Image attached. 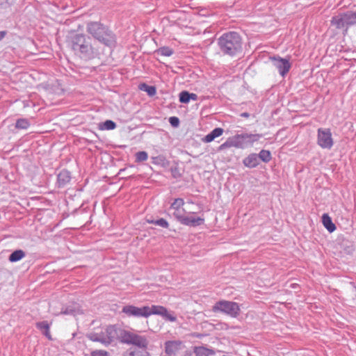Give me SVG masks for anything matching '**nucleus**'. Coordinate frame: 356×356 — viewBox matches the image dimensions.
<instances>
[{"label":"nucleus","instance_id":"0eeeda50","mask_svg":"<svg viewBox=\"0 0 356 356\" xmlns=\"http://www.w3.org/2000/svg\"><path fill=\"white\" fill-rule=\"evenodd\" d=\"M331 24L338 29L347 31L350 26L356 24V12L348 11L332 18Z\"/></svg>","mask_w":356,"mask_h":356},{"label":"nucleus","instance_id":"c85d7f7f","mask_svg":"<svg viewBox=\"0 0 356 356\" xmlns=\"http://www.w3.org/2000/svg\"><path fill=\"white\" fill-rule=\"evenodd\" d=\"M190 92L186 90L181 91L179 95V102L183 104H188L190 102Z\"/></svg>","mask_w":356,"mask_h":356},{"label":"nucleus","instance_id":"f257e3e1","mask_svg":"<svg viewBox=\"0 0 356 356\" xmlns=\"http://www.w3.org/2000/svg\"><path fill=\"white\" fill-rule=\"evenodd\" d=\"M122 312L128 317L147 318L152 315H158L170 322H175L177 321V317L174 315L173 312H168L167 308L161 305H154L151 307L143 306L138 307L128 305L122 307Z\"/></svg>","mask_w":356,"mask_h":356},{"label":"nucleus","instance_id":"39448f33","mask_svg":"<svg viewBox=\"0 0 356 356\" xmlns=\"http://www.w3.org/2000/svg\"><path fill=\"white\" fill-rule=\"evenodd\" d=\"M120 339L122 343L131 345L137 350H148V338L139 332L123 330L120 333Z\"/></svg>","mask_w":356,"mask_h":356},{"label":"nucleus","instance_id":"e433bc0d","mask_svg":"<svg viewBox=\"0 0 356 356\" xmlns=\"http://www.w3.org/2000/svg\"><path fill=\"white\" fill-rule=\"evenodd\" d=\"M6 31H0V41L6 36Z\"/></svg>","mask_w":356,"mask_h":356},{"label":"nucleus","instance_id":"f3484780","mask_svg":"<svg viewBox=\"0 0 356 356\" xmlns=\"http://www.w3.org/2000/svg\"><path fill=\"white\" fill-rule=\"evenodd\" d=\"M243 163L245 166L250 168L257 167L259 165V159L257 154L255 153L249 154L243 159Z\"/></svg>","mask_w":356,"mask_h":356},{"label":"nucleus","instance_id":"c756f323","mask_svg":"<svg viewBox=\"0 0 356 356\" xmlns=\"http://www.w3.org/2000/svg\"><path fill=\"white\" fill-rule=\"evenodd\" d=\"M149 222L152 224H154L155 225L160 226L163 228H168L169 227L168 222L164 218L154 220L150 221Z\"/></svg>","mask_w":356,"mask_h":356},{"label":"nucleus","instance_id":"473e14b6","mask_svg":"<svg viewBox=\"0 0 356 356\" xmlns=\"http://www.w3.org/2000/svg\"><path fill=\"white\" fill-rule=\"evenodd\" d=\"M169 122L170 123V124L174 127H177L179 126V120L177 117H170L169 118Z\"/></svg>","mask_w":356,"mask_h":356},{"label":"nucleus","instance_id":"2f4dec72","mask_svg":"<svg viewBox=\"0 0 356 356\" xmlns=\"http://www.w3.org/2000/svg\"><path fill=\"white\" fill-rule=\"evenodd\" d=\"M90 356H109L108 353L103 350H95L91 352Z\"/></svg>","mask_w":356,"mask_h":356},{"label":"nucleus","instance_id":"5701e85b","mask_svg":"<svg viewBox=\"0 0 356 356\" xmlns=\"http://www.w3.org/2000/svg\"><path fill=\"white\" fill-rule=\"evenodd\" d=\"M25 257V252L22 250H17L12 252L9 256L10 262H17Z\"/></svg>","mask_w":356,"mask_h":356},{"label":"nucleus","instance_id":"dca6fc26","mask_svg":"<svg viewBox=\"0 0 356 356\" xmlns=\"http://www.w3.org/2000/svg\"><path fill=\"white\" fill-rule=\"evenodd\" d=\"M63 314L76 316L82 314L80 305L78 303H72L63 308L60 312Z\"/></svg>","mask_w":356,"mask_h":356},{"label":"nucleus","instance_id":"aec40b11","mask_svg":"<svg viewBox=\"0 0 356 356\" xmlns=\"http://www.w3.org/2000/svg\"><path fill=\"white\" fill-rule=\"evenodd\" d=\"M222 134L223 129L222 128H215L204 137L203 141L205 143H210L213 141L216 138L220 136Z\"/></svg>","mask_w":356,"mask_h":356},{"label":"nucleus","instance_id":"f704fd0d","mask_svg":"<svg viewBox=\"0 0 356 356\" xmlns=\"http://www.w3.org/2000/svg\"><path fill=\"white\" fill-rule=\"evenodd\" d=\"M163 158L162 156L152 157V163L154 164H159L160 162L163 161Z\"/></svg>","mask_w":356,"mask_h":356},{"label":"nucleus","instance_id":"b1692460","mask_svg":"<svg viewBox=\"0 0 356 356\" xmlns=\"http://www.w3.org/2000/svg\"><path fill=\"white\" fill-rule=\"evenodd\" d=\"M116 127V124L111 120H107L105 122L99 124V129L101 130H113Z\"/></svg>","mask_w":356,"mask_h":356},{"label":"nucleus","instance_id":"bb28decb","mask_svg":"<svg viewBox=\"0 0 356 356\" xmlns=\"http://www.w3.org/2000/svg\"><path fill=\"white\" fill-rule=\"evenodd\" d=\"M236 147L235 140L234 136L229 138L225 143L221 144L219 147L220 150H222L227 147Z\"/></svg>","mask_w":356,"mask_h":356},{"label":"nucleus","instance_id":"a878e982","mask_svg":"<svg viewBox=\"0 0 356 356\" xmlns=\"http://www.w3.org/2000/svg\"><path fill=\"white\" fill-rule=\"evenodd\" d=\"M30 122L27 119L22 118L18 119L15 124L17 129H26L29 127Z\"/></svg>","mask_w":356,"mask_h":356},{"label":"nucleus","instance_id":"58836bf2","mask_svg":"<svg viewBox=\"0 0 356 356\" xmlns=\"http://www.w3.org/2000/svg\"><path fill=\"white\" fill-rule=\"evenodd\" d=\"M125 169H120L118 174L120 175L122 172H124Z\"/></svg>","mask_w":356,"mask_h":356},{"label":"nucleus","instance_id":"cd10ccee","mask_svg":"<svg viewBox=\"0 0 356 356\" xmlns=\"http://www.w3.org/2000/svg\"><path fill=\"white\" fill-rule=\"evenodd\" d=\"M173 53V50L168 47H162L158 49V54L163 56H170Z\"/></svg>","mask_w":356,"mask_h":356},{"label":"nucleus","instance_id":"7ed1b4c3","mask_svg":"<svg viewBox=\"0 0 356 356\" xmlns=\"http://www.w3.org/2000/svg\"><path fill=\"white\" fill-rule=\"evenodd\" d=\"M70 46L75 54L81 58L88 60L98 55L96 49L84 34L76 33L70 38Z\"/></svg>","mask_w":356,"mask_h":356},{"label":"nucleus","instance_id":"4468645a","mask_svg":"<svg viewBox=\"0 0 356 356\" xmlns=\"http://www.w3.org/2000/svg\"><path fill=\"white\" fill-rule=\"evenodd\" d=\"M181 224L190 227L200 226L204 222V218L202 217H196L194 216H184L179 221Z\"/></svg>","mask_w":356,"mask_h":356},{"label":"nucleus","instance_id":"4c0bfd02","mask_svg":"<svg viewBox=\"0 0 356 356\" xmlns=\"http://www.w3.org/2000/svg\"><path fill=\"white\" fill-rule=\"evenodd\" d=\"M240 115L243 118H249L250 117V114L247 112L242 113H241Z\"/></svg>","mask_w":356,"mask_h":356},{"label":"nucleus","instance_id":"393cba45","mask_svg":"<svg viewBox=\"0 0 356 356\" xmlns=\"http://www.w3.org/2000/svg\"><path fill=\"white\" fill-rule=\"evenodd\" d=\"M258 159H261L264 163H268L271 159V153L269 150L262 149L257 154Z\"/></svg>","mask_w":356,"mask_h":356},{"label":"nucleus","instance_id":"423d86ee","mask_svg":"<svg viewBox=\"0 0 356 356\" xmlns=\"http://www.w3.org/2000/svg\"><path fill=\"white\" fill-rule=\"evenodd\" d=\"M118 335L116 327L115 325H108L102 327L99 331L88 334L87 337L92 341L99 342L107 346L114 341Z\"/></svg>","mask_w":356,"mask_h":356},{"label":"nucleus","instance_id":"9b49d317","mask_svg":"<svg viewBox=\"0 0 356 356\" xmlns=\"http://www.w3.org/2000/svg\"><path fill=\"white\" fill-rule=\"evenodd\" d=\"M273 65L277 69L280 74L284 77L291 69V65L289 59L283 58L280 56L270 57Z\"/></svg>","mask_w":356,"mask_h":356},{"label":"nucleus","instance_id":"4be33fe9","mask_svg":"<svg viewBox=\"0 0 356 356\" xmlns=\"http://www.w3.org/2000/svg\"><path fill=\"white\" fill-rule=\"evenodd\" d=\"M122 356H151L148 350H137L130 348L123 353Z\"/></svg>","mask_w":356,"mask_h":356},{"label":"nucleus","instance_id":"f03ea898","mask_svg":"<svg viewBox=\"0 0 356 356\" xmlns=\"http://www.w3.org/2000/svg\"><path fill=\"white\" fill-rule=\"evenodd\" d=\"M86 32L95 40L110 49L115 47L117 38L108 26L100 22H88Z\"/></svg>","mask_w":356,"mask_h":356},{"label":"nucleus","instance_id":"6ab92c4d","mask_svg":"<svg viewBox=\"0 0 356 356\" xmlns=\"http://www.w3.org/2000/svg\"><path fill=\"white\" fill-rule=\"evenodd\" d=\"M193 352L195 356H210L215 354L213 350L207 348L204 346H195Z\"/></svg>","mask_w":356,"mask_h":356},{"label":"nucleus","instance_id":"a211bd4d","mask_svg":"<svg viewBox=\"0 0 356 356\" xmlns=\"http://www.w3.org/2000/svg\"><path fill=\"white\" fill-rule=\"evenodd\" d=\"M35 325L38 330L42 332L43 334L46 337H47L49 339H51V336L49 332L50 324L47 321H43L41 322H38L36 323Z\"/></svg>","mask_w":356,"mask_h":356},{"label":"nucleus","instance_id":"7c9ffc66","mask_svg":"<svg viewBox=\"0 0 356 356\" xmlns=\"http://www.w3.org/2000/svg\"><path fill=\"white\" fill-rule=\"evenodd\" d=\"M148 158V154L145 151H140L136 152V162H143L145 161Z\"/></svg>","mask_w":356,"mask_h":356},{"label":"nucleus","instance_id":"9d476101","mask_svg":"<svg viewBox=\"0 0 356 356\" xmlns=\"http://www.w3.org/2000/svg\"><path fill=\"white\" fill-rule=\"evenodd\" d=\"M317 144L323 149H330L332 147L334 143L330 129H318Z\"/></svg>","mask_w":356,"mask_h":356},{"label":"nucleus","instance_id":"1a4fd4ad","mask_svg":"<svg viewBox=\"0 0 356 356\" xmlns=\"http://www.w3.org/2000/svg\"><path fill=\"white\" fill-rule=\"evenodd\" d=\"M262 137L263 135L261 134L242 133L236 134L234 136L236 148L245 149L252 147L254 143L259 141Z\"/></svg>","mask_w":356,"mask_h":356},{"label":"nucleus","instance_id":"ea45409f","mask_svg":"<svg viewBox=\"0 0 356 356\" xmlns=\"http://www.w3.org/2000/svg\"><path fill=\"white\" fill-rule=\"evenodd\" d=\"M194 213H195L194 212H192V213H191V212H190V213H189V214H190V215H191V214H193V215Z\"/></svg>","mask_w":356,"mask_h":356},{"label":"nucleus","instance_id":"f8f14e48","mask_svg":"<svg viewBox=\"0 0 356 356\" xmlns=\"http://www.w3.org/2000/svg\"><path fill=\"white\" fill-rule=\"evenodd\" d=\"M184 346L179 340L167 341L165 343V352L167 356H175Z\"/></svg>","mask_w":356,"mask_h":356},{"label":"nucleus","instance_id":"20e7f679","mask_svg":"<svg viewBox=\"0 0 356 356\" xmlns=\"http://www.w3.org/2000/svg\"><path fill=\"white\" fill-rule=\"evenodd\" d=\"M220 51L226 55L233 56L242 49V40L240 35L235 31L223 33L218 40Z\"/></svg>","mask_w":356,"mask_h":356},{"label":"nucleus","instance_id":"6e6552de","mask_svg":"<svg viewBox=\"0 0 356 356\" xmlns=\"http://www.w3.org/2000/svg\"><path fill=\"white\" fill-rule=\"evenodd\" d=\"M240 307L236 302L220 300L217 302L212 307L213 312H222L232 318H236L239 315Z\"/></svg>","mask_w":356,"mask_h":356},{"label":"nucleus","instance_id":"72a5a7b5","mask_svg":"<svg viewBox=\"0 0 356 356\" xmlns=\"http://www.w3.org/2000/svg\"><path fill=\"white\" fill-rule=\"evenodd\" d=\"M146 92L150 96L154 95L156 94V88L154 86H148Z\"/></svg>","mask_w":356,"mask_h":356},{"label":"nucleus","instance_id":"412c9836","mask_svg":"<svg viewBox=\"0 0 356 356\" xmlns=\"http://www.w3.org/2000/svg\"><path fill=\"white\" fill-rule=\"evenodd\" d=\"M322 222L327 230L332 233L336 229L335 225L332 222L331 218L327 213L322 216Z\"/></svg>","mask_w":356,"mask_h":356},{"label":"nucleus","instance_id":"c9c22d12","mask_svg":"<svg viewBox=\"0 0 356 356\" xmlns=\"http://www.w3.org/2000/svg\"><path fill=\"white\" fill-rule=\"evenodd\" d=\"M189 99L190 100L196 101L197 100L198 97L195 93H190Z\"/></svg>","mask_w":356,"mask_h":356},{"label":"nucleus","instance_id":"2eb2a0df","mask_svg":"<svg viewBox=\"0 0 356 356\" xmlns=\"http://www.w3.org/2000/svg\"><path fill=\"white\" fill-rule=\"evenodd\" d=\"M71 180L70 172L67 170H62L57 175V185L58 188L65 187Z\"/></svg>","mask_w":356,"mask_h":356},{"label":"nucleus","instance_id":"ddd939ff","mask_svg":"<svg viewBox=\"0 0 356 356\" xmlns=\"http://www.w3.org/2000/svg\"><path fill=\"white\" fill-rule=\"evenodd\" d=\"M184 200L182 198H176L171 204L170 209L174 210L173 216L179 221L185 216V210L183 208Z\"/></svg>","mask_w":356,"mask_h":356}]
</instances>
